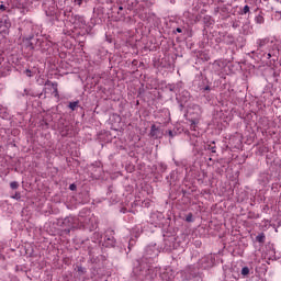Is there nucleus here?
<instances>
[{
    "label": "nucleus",
    "mask_w": 281,
    "mask_h": 281,
    "mask_svg": "<svg viewBox=\"0 0 281 281\" xmlns=\"http://www.w3.org/2000/svg\"><path fill=\"white\" fill-rule=\"evenodd\" d=\"M75 3H77V5H81L82 4V0H74Z\"/></svg>",
    "instance_id": "22"
},
{
    "label": "nucleus",
    "mask_w": 281,
    "mask_h": 281,
    "mask_svg": "<svg viewBox=\"0 0 281 281\" xmlns=\"http://www.w3.org/2000/svg\"><path fill=\"white\" fill-rule=\"evenodd\" d=\"M150 135L155 139H159V137H161L164 135V133L161 132L160 128H157V126L151 125Z\"/></svg>",
    "instance_id": "8"
},
{
    "label": "nucleus",
    "mask_w": 281,
    "mask_h": 281,
    "mask_svg": "<svg viewBox=\"0 0 281 281\" xmlns=\"http://www.w3.org/2000/svg\"><path fill=\"white\" fill-rule=\"evenodd\" d=\"M177 100L181 106V109H187V113H192L191 105H190V100H192V98L190 97V92L188 91H182L178 97Z\"/></svg>",
    "instance_id": "3"
},
{
    "label": "nucleus",
    "mask_w": 281,
    "mask_h": 281,
    "mask_svg": "<svg viewBox=\"0 0 281 281\" xmlns=\"http://www.w3.org/2000/svg\"><path fill=\"white\" fill-rule=\"evenodd\" d=\"M247 12H249V5H245V7H244L243 13H244V14H247Z\"/></svg>",
    "instance_id": "19"
},
{
    "label": "nucleus",
    "mask_w": 281,
    "mask_h": 281,
    "mask_svg": "<svg viewBox=\"0 0 281 281\" xmlns=\"http://www.w3.org/2000/svg\"><path fill=\"white\" fill-rule=\"evenodd\" d=\"M11 26H12V24L10 23V19L8 18V15L0 18V33L1 34H8V31L10 30Z\"/></svg>",
    "instance_id": "5"
},
{
    "label": "nucleus",
    "mask_w": 281,
    "mask_h": 281,
    "mask_svg": "<svg viewBox=\"0 0 281 281\" xmlns=\"http://www.w3.org/2000/svg\"><path fill=\"white\" fill-rule=\"evenodd\" d=\"M277 1V3H281V0H276Z\"/></svg>",
    "instance_id": "30"
},
{
    "label": "nucleus",
    "mask_w": 281,
    "mask_h": 281,
    "mask_svg": "<svg viewBox=\"0 0 281 281\" xmlns=\"http://www.w3.org/2000/svg\"><path fill=\"white\" fill-rule=\"evenodd\" d=\"M269 227H271V222H269V221H263L262 228H263V229H269Z\"/></svg>",
    "instance_id": "14"
},
{
    "label": "nucleus",
    "mask_w": 281,
    "mask_h": 281,
    "mask_svg": "<svg viewBox=\"0 0 281 281\" xmlns=\"http://www.w3.org/2000/svg\"><path fill=\"white\" fill-rule=\"evenodd\" d=\"M119 10H124V8L120 7Z\"/></svg>",
    "instance_id": "31"
},
{
    "label": "nucleus",
    "mask_w": 281,
    "mask_h": 281,
    "mask_svg": "<svg viewBox=\"0 0 281 281\" xmlns=\"http://www.w3.org/2000/svg\"><path fill=\"white\" fill-rule=\"evenodd\" d=\"M257 240L258 243H265V235H258Z\"/></svg>",
    "instance_id": "17"
},
{
    "label": "nucleus",
    "mask_w": 281,
    "mask_h": 281,
    "mask_svg": "<svg viewBox=\"0 0 281 281\" xmlns=\"http://www.w3.org/2000/svg\"><path fill=\"white\" fill-rule=\"evenodd\" d=\"M168 135L175 137V133H172V131H168Z\"/></svg>",
    "instance_id": "24"
},
{
    "label": "nucleus",
    "mask_w": 281,
    "mask_h": 281,
    "mask_svg": "<svg viewBox=\"0 0 281 281\" xmlns=\"http://www.w3.org/2000/svg\"><path fill=\"white\" fill-rule=\"evenodd\" d=\"M176 32H178L179 34H181L182 30H181L180 27H178V29L176 30Z\"/></svg>",
    "instance_id": "27"
},
{
    "label": "nucleus",
    "mask_w": 281,
    "mask_h": 281,
    "mask_svg": "<svg viewBox=\"0 0 281 281\" xmlns=\"http://www.w3.org/2000/svg\"><path fill=\"white\" fill-rule=\"evenodd\" d=\"M25 74H26V76H27L29 78H32V71H31L30 69H26V70H25Z\"/></svg>",
    "instance_id": "21"
},
{
    "label": "nucleus",
    "mask_w": 281,
    "mask_h": 281,
    "mask_svg": "<svg viewBox=\"0 0 281 281\" xmlns=\"http://www.w3.org/2000/svg\"><path fill=\"white\" fill-rule=\"evenodd\" d=\"M200 265L202 269H210L211 267H214V258L212 255L204 257L201 259Z\"/></svg>",
    "instance_id": "6"
},
{
    "label": "nucleus",
    "mask_w": 281,
    "mask_h": 281,
    "mask_svg": "<svg viewBox=\"0 0 281 281\" xmlns=\"http://www.w3.org/2000/svg\"><path fill=\"white\" fill-rule=\"evenodd\" d=\"M0 10L5 11V5L0 4Z\"/></svg>",
    "instance_id": "25"
},
{
    "label": "nucleus",
    "mask_w": 281,
    "mask_h": 281,
    "mask_svg": "<svg viewBox=\"0 0 281 281\" xmlns=\"http://www.w3.org/2000/svg\"><path fill=\"white\" fill-rule=\"evenodd\" d=\"M79 223H82V220H78L74 216L66 217L64 220V226L68 228H65V232L69 234L71 229H78V227H85V224L80 225Z\"/></svg>",
    "instance_id": "2"
},
{
    "label": "nucleus",
    "mask_w": 281,
    "mask_h": 281,
    "mask_svg": "<svg viewBox=\"0 0 281 281\" xmlns=\"http://www.w3.org/2000/svg\"><path fill=\"white\" fill-rule=\"evenodd\" d=\"M249 272H250L249 267H244V268L241 269V276H243L244 278H247V276H249Z\"/></svg>",
    "instance_id": "12"
},
{
    "label": "nucleus",
    "mask_w": 281,
    "mask_h": 281,
    "mask_svg": "<svg viewBox=\"0 0 281 281\" xmlns=\"http://www.w3.org/2000/svg\"><path fill=\"white\" fill-rule=\"evenodd\" d=\"M68 106L71 111H76V108L78 106V101L70 102Z\"/></svg>",
    "instance_id": "13"
},
{
    "label": "nucleus",
    "mask_w": 281,
    "mask_h": 281,
    "mask_svg": "<svg viewBox=\"0 0 281 281\" xmlns=\"http://www.w3.org/2000/svg\"><path fill=\"white\" fill-rule=\"evenodd\" d=\"M207 150H211V153H216V146L207 145Z\"/></svg>",
    "instance_id": "16"
},
{
    "label": "nucleus",
    "mask_w": 281,
    "mask_h": 281,
    "mask_svg": "<svg viewBox=\"0 0 281 281\" xmlns=\"http://www.w3.org/2000/svg\"><path fill=\"white\" fill-rule=\"evenodd\" d=\"M257 47H265V45H267L269 43V38L265 37V38H259L257 40Z\"/></svg>",
    "instance_id": "9"
},
{
    "label": "nucleus",
    "mask_w": 281,
    "mask_h": 281,
    "mask_svg": "<svg viewBox=\"0 0 281 281\" xmlns=\"http://www.w3.org/2000/svg\"><path fill=\"white\" fill-rule=\"evenodd\" d=\"M157 256H159V249H157V246H147L145 250V256L140 259V261H137V266H135L133 270L135 276H139V273H142L143 276H147L148 273H150V271H153V267L147 262H153L154 258H157Z\"/></svg>",
    "instance_id": "1"
},
{
    "label": "nucleus",
    "mask_w": 281,
    "mask_h": 281,
    "mask_svg": "<svg viewBox=\"0 0 281 281\" xmlns=\"http://www.w3.org/2000/svg\"><path fill=\"white\" fill-rule=\"evenodd\" d=\"M77 271H78V273H85V268H82V267H77Z\"/></svg>",
    "instance_id": "18"
},
{
    "label": "nucleus",
    "mask_w": 281,
    "mask_h": 281,
    "mask_svg": "<svg viewBox=\"0 0 281 281\" xmlns=\"http://www.w3.org/2000/svg\"><path fill=\"white\" fill-rule=\"evenodd\" d=\"M195 126H196V123H195V122H192V124H191V131H194Z\"/></svg>",
    "instance_id": "23"
},
{
    "label": "nucleus",
    "mask_w": 281,
    "mask_h": 281,
    "mask_svg": "<svg viewBox=\"0 0 281 281\" xmlns=\"http://www.w3.org/2000/svg\"><path fill=\"white\" fill-rule=\"evenodd\" d=\"M267 58H268V59L271 58V53H268V54H267Z\"/></svg>",
    "instance_id": "28"
},
{
    "label": "nucleus",
    "mask_w": 281,
    "mask_h": 281,
    "mask_svg": "<svg viewBox=\"0 0 281 281\" xmlns=\"http://www.w3.org/2000/svg\"><path fill=\"white\" fill-rule=\"evenodd\" d=\"M186 221H187L188 223H192V214H189V215L187 216Z\"/></svg>",
    "instance_id": "20"
},
{
    "label": "nucleus",
    "mask_w": 281,
    "mask_h": 281,
    "mask_svg": "<svg viewBox=\"0 0 281 281\" xmlns=\"http://www.w3.org/2000/svg\"><path fill=\"white\" fill-rule=\"evenodd\" d=\"M175 249V237L165 239L164 251H172Z\"/></svg>",
    "instance_id": "7"
},
{
    "label": "nucleus",
    "mask_w": 281,
    "mask_h": 281,
    "mask_svg": "<svg viewBox=\"0 0 281 281\" xmlns=\"http://www.w3.org/2000/svg\"><path fill=\"white\" fill-rule=\"evenodd\" d=\"M255 22L258 23V25H262L265 23V18L262 15H256Z\"/></svg>",
    "instance_id": "11"
},
{
    "label": "nucleus",
    "mask_w": 281,
    "mask_h": 281,
    "mask_svg": "<svg viewBox=\"0 0 281 281\" xmlns=\"http://www.w3.org/2000/svg\"><path fill=\"white\" fill-rule=\"evenodd\" d=\"M10 188H11L12 190H16V188H19V182H16V181L11 182V183H10Z\"/></svg>",
    "instance_id": "15"
},
{
    "label": "nucleus",
    "mask_w": 281,
    "mask_h": 281,
    "mask_svg": "<svg viewBox=\"0 0 281 281\" xmlns=\"http://www.w3.org/2000/svg\"><path fill=\"white\" fill-rule=\"evenodd\" d=\"M70 190H76V184H70Z\"/></svg>",
    "instance_id": "26"
},
{
    "label": "nucleus",
    "mask_w": 281,
    "mask_h": 281,
    "mask_svg": "<svg viewBox=\"0 0 281 281\" xmlns=\"http://www.w3.org/2000/svg\"><path fill=\"white\" fill-rule=\"evenodd\" d=\"M193 109H199V105H193Z\"/></svg>",
    "instance_id": "29"
},
{
    "label": "nucleus",
    "mask_w": 281,
    "mask_h": 281,
    "mask_svg": "<svg viewBox=\"0 0 281 281\" xmlns=\"http://www.w3.org/2000/svg\"><path fill=\"white\" fill-rule=\"evenodd\" d=\"M115 237H105V247H114Z\"/></svg>",
    "instance_id": "10"
},
{
    "label": "nucleus",
    "mask_w": 281,
    "mask_h": 281,
    "mask_svg": "<svg viewBox=\"0 0 281 281\" xmlns=\"http://www.w3.org/2000/svg\"><path fill=\"white\" fill-rule=\"evenodd\" d=\"M75 30H85L87 27V21L81 15H72L70 19Z\"/></svg>",
    "instance_id": "4"
}]
</instances>
